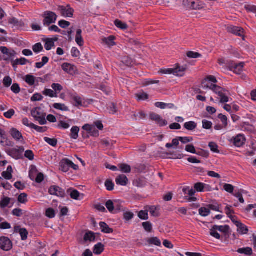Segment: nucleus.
Returning <instances> with one entry per match:
<instances>
[{
    "label": "nucleus",
    "instance_id": "5701e85b",
    "mask_svg": "<svg viewBox=\"0 0 256 256\" xmlns=\"http://www.w3.org/2000/svg\"><path fill=\"white\" fill-rule=\"evenodd\" d=\"M236 226L238 227V231L241 234H246L248 232V228L240 222H236Z\"/></svg>",
    "mask_w": 256,
    "mask_h": 256
},
{
    "label": "nucleus",
    "instance_id": "c9c22d12",
    "mask_svg": "<svg viewBox=\"0 0 256 256\" xmlns=\"http://www.w3.org/2000/svg\"><path fill=\"white\" fill-rule=\"evenodd\" d=\"M148 242L150 244H154L156 246H161V242L157 237H153L148 239Z\"/></svg>",
    "mask_w": 256,
    "mask_h": 256
},
{
    "label": "nucleus",
    "instance_id": "4c0bfd02",
    "mask_svg": "<svg viewBox=\"0 0 256 256\" xmlns=\"http://www.w3.org/2000/svg\"><path fill=\"white\" fill-rule=\"evenodd\" d=\"M10 199L8 197H4L0 202V207L4 208L8 206Z\"/></svg>",
    "mask_w": 256,
    "mask_h": 256
},
{
    "label": "nucleus",
    "instance_id": "bb28decb",
    "mask_svg": "<svg viewBox=\"0 0 256 256\" xmlns=\"http://www.w3.org/2000/svg\"><path fill=\"white\" fill-rule=\"evenodd\" d=\"M236 252L239 254H244L246 256H251L252 254V250L250 247L238 248Z\"/></svg>",
    "mask_w": 256,
    "mask_h": 256
},
{
    "label": "nucleus",
    "instance_id": "774afa93",
    "mask_svg": "<svg viewBox=\"0 0 256 256\" xmlns=\"http://www.w3.org/2000/svg\"><path fill=\"white\" fill-rule=\"evenodd\" d=\"M186 55L188 57L192 58H196L200 56V54L199 53L192 51L188 52Z\"/></svg>",
    "mask_w": 256,
    "mask_h": 256
},
{
    "label": "nucleus",
    "instance_id": "09e8293b",
    "mask_svg": "<svg viewBox=\"0 0 256 256\" xmlns=\"http://www.w3.org/2000/svg\"><path fill=\"white\" fill-rule=\"evenodd\" d=\"M43 50V46L41 43H37L32 46V50L36 53H38Z\"/></svg>",
    "mask_w": 256,
    "mask_h": 256
},
{
    "label": "nucleus",
    "instance_id": "0e129e2a",
    "mask_svg": "<svg viewBox=\"0 0 256 256\" xmlns=\"http://www.w3.org/2000/svg\"><path fill=\"white\" fill-rule=\"evenodd\" d=\"M179 140L182 144H187L193 140L192 137L186 136V137H179Z\"/></svg>",
    "mask_w": 256,
    "mask_h": 256
},
{
    "label": "nucleus",
    "instance_id": "f3484780",
    "mask_svg": "<svg viewBox=\"0 0 256 256\" xmlns=\"http://www.w3.org/2000/svg\"><path fill=\"white\" fill-rule=\"evenodd\" d=\"M184 2H191L190 8L192 10H199L202 8V4L198 0H184Z\"/></svg>",
    "mask_w": 256,
    "mask_h": 256
},
{
    "label": "nucleus",
    "instance_id": "20e7f679",
    "mask_svg": "<svg viewBox=\"0 0 256 256\" xmlns=\"http://www.w3.org/2000/svg\"><path fill=\"white\" fill-rule=\"evenodd\" d=\"M218 80L213 76H208L202 82V86L204 88H209L212 90L217 87Z\"/></svg>",
    "mask_w": 256,
    "mask_h": 256
},
{
    "label": "nucleus",
    "instance_id": "6ab92c4d",
    "mask_svg": "<svg viewBox=\"0 0 256 256\" xmlns=\"http://www.w3.org/2000/svg\"><path fill=\"white\" fill-rule=\"evenodd\" d=\"M128 181V180L126 176L124 174L120 175L116 178V184L122 186H126Z\"/></svg>",
    "mask_w": 256,
    "mask_h": 256
},
{
    "label": "nucleus",
    "instance_id": "e2e57ef3",
    "mask_svg": "<svg viewBox=\"0 0 256 256\" xmlns=\"http://www.w3.org/2000/svg\"><path fill=\"white\" fill-rule=\"evenodd\" d=\"M138 216L140 218L144 220H146L148 219V214L146 211L141 210L139 212Z\"/></svg>",
    "mask_w": 256,
    "mask_h": 256
},
{
    "label": "nucleus",
    "instance_id": "0eeeda50",
    "mask_svg": "<svg viewBox=\"0 0 256 256\" xmlns=\"http://www.w3.org/2000/svg\"><path fill=\"white\" fill-rule=\"evenodd\" d=\"M72 100L74 106L77 107L86 106L90 104L88 100L76 94L72 96Z\"/></svg>",
    "mask_w": 256,
    "mask_h": 256
},
{
    "label": "nucleus",
    "instance_id": "a19ab883",
    "mask_svg": "<svg viewBox=\"0 0 256 256\" xmlns=\"http://www.w3.org/2000/svg\"><path fill=\"white\" fill-rule=\"evenodd\" d=\"M114 24L117 28L122 30H126L128 28V26L126 23L122 22V21L118 20L114 21Z\"/></svg>",
    "mask_w": 256,
    "mask_h": 256
},
{
    "label": "nucleus",
    "instance_id": "c85d7f7f",
    "mask_svg": "<svg viewBox=\"0 0 256 256\" xmlns=\"http://www.w3.org/2000/svg\"><path fill=\"white\" fill-rule=\"evenodd\" d=\"M42 94L45 96H48L52 98L58 97V93L51 89L45 88L42 92Z\"/></svg>",
    "mask_w": 256,
    "mask_h": 256
},
{
    "label": "nucleus",
    "instance_id": "f257e3e1",
    "mask_svg": "<svg viewBox=\"0 0 256 256\" xmlns=\"http://www.w3.org/2000/svg\"><path fill=\"white\" fill-rule=\"evenodd\" d=\"M186 69V66H180L179 64H176L172 68L160 69V72L162 74H173L176 76L182 77L184 75Z\"/></svg>",
    "mask_w": 256,
    "mask_h": 256
},
{
    "label": "nucleus",
    "instance_id": "8fccbe9b",
    "mask_svg": "<svg viewBox=\"0 0 256 256\" xmlns=\"http://www.w3.org/2000/svg\"><path fill=\"white\" fill-rule=\"evenodd\" d=\"M24 156L30 160H32L34 159V154L31 150H26L24 152Z\"/></svg>",
    "mask_w": 256,
    "mask_h": 256
},
{
    "label": "nucleus",
    "instance_id": "79ce46f5",
    "mask_svg": "<svg viewBox=\"0 0 256 256\" xmlns=\"http://www.w3.org/2000/svg\"><path fill=\"white\" fill-rule=\"evenodd\" d=\"M213 227L216 230H218L220 232H222L224 233H226L228 232V226H216L214 225L213 226Z\"/></svg>",
    "mask_w": 256,
    "mask_h": 256
},
{
    "label": "nucleus",
    "instance_id": "39448f33",
    "mask_svg": "<svg viewBox=\"0 0 256 256\" xmlns=\"http://www.w3.org/2000/svg\"><path fill=\"white\" fill-rule=\"evenodd\" d=\"M43 24L45 26H49L51 24H54L57 19L56 14L50 11L45 12L43 14Z\"/></svg>",
    "mask_w": 256,
    "mask_h": 256
},
{
    "label": "nucleus",
    "instance_id": "a18cd8bd",
    "mask_svg": "<svg viewBox=\"0 0 256 256\" xmlns=\"http://www.w3.org/2000/svg\"><path fill=\"white\" fill-rule=\"evenodd\" d=\"M120 170L124 173H129L130 172L131 168L130 166L126 164H122L120 166Z\"/></svg>",
    "mask_w": 256,
    "mask_h": 256
},
{
    "label": "nucleus",
    "instance_id": "f8f14e48",
    "mask_svg": "<svg viewBox=\"0 0 256 256\" xmlns=\"http://www.w3.org/2000/svg\"><path fill=\"white\" fill-rule=\"evenodd\" d=\"M12 136L17 142H20L21 144H24V140L22 133L15 128H12L10 132Z\"/></svg>",
    "mask_w": 256,
    "mask_h": 256
},
{
    "label": "nucleus",
    "instance_id": "c756f323",
    "mask_svg": "<svg viewBox=\"0 0 256 256\" xmlns=\"http://www.w3.org/2000/svg\"><path fill=\"white\" fill-rule=\"evenodd\" d=\"M114 37L110 36L107 38H104L102 39V42L104 44L107 45L108 46H112L115 44L114 42Z\"/></svg>",
    "mask_w": 256,
    "mask_h": 256
},
{
    "label": "nucleus",
    "instance_id": "13d9d810",
    "mask_svg": "<svg viewBox=\"0 0 256 256\" xmlns=\"http://www.w3.org/2000/svg\"><path fill=\"white\" fill-rule=\"evenodd\" d=\"M183 192L185 194H188L190 196H192L196 193L195 190L190 188L188 187L184 188H183Z\"/></svg>",
    "mask_w": 256,
    "mask_h": 256
},
{
    "label": "nucleus",
    "instance_id": "423d86ee",
    "mask_svg": "<svg viewBox=\"0 0 256 256\" xmlns=\"http://www.w3.org/2000/svg\"><path fill=\"white\" fill-rule=\"evenodd\" d=\"M24 149L23 146H16L15 148L8 149L6 152L8 155L16 160H19L22 158V154Z\"/></svg>",
    "mask_w": 256,
    "mask_h": 256
},
{
    "label": "nucleus",
    "instance_id": "ddd939ff",
    "mask_svg": "<svg viewBox=\"0 0 256 256\" xmlns=\"http://www.w3.org/2000/svg\"><path fill=\"white\" fill-rule=\"evenodd\" d=\"M82 129L86 131L92 136L97 137L99 136V132L92 124H85L82 126Z\"/></svg>",
    "mask_w": 256,
    "mask_h": 256
},
{
    "label": "nucleus",
    "instance_id": "473e14b6",
    "mask_svg": "<svg viewBox=\"0 0 256 256\" xmlns=\"http://www.w3.org/2000/svg\"><path fill=\"white\" fill-rule=\"evenodd\" d=\"M24 80L30 86H32L35 84V78L30 74L26 76Z\"/></svg>",
    "mask_w": 256,
    "mask_h": 256
},
{
    "label": "nucleus",
    "instance_id": "7c9ffc66",
    "mask_svg": "<svg viewBox=\"0 0 256 256\" xmlns=\"http://www.w3.org/2000/svg\"><path fill=\"white\" fill-rule=\"evenodd\" d=\"M184 128L188 130H193L196 128V124L194 122L190 121L184 124Z\"/></svg>",
    "mask_w": 256,
    "mask_h": 256
},
{
    "label": "nucleus",
    "instance_id": "5fc2aeb1",
    "mask_svg": "<svg viewBox=\"0 0 256 256\" xmlns=\"http://www.w3.org/2000/svg\"><path fill=\"white\" fill-rule=\"evenodd\" d=\"M218 118H220L222 122V124L226 128L228 126V118L227 117L223 115L222 114H219Z\"/></svg>",
    "mask_w": 256,
    "mask_h": 256
},
{
    "label": "nucleus",
    "instance_id": "dca6fc26",
    "mask_svg": "<svg viewBox=\"0 0 256 256\" xmlns=\"http://www.w3.org/2000/svg\"><path fill=\"white\" fill-rule=\"evenodd\" d=\"M194 188L200 192L210 191L211 190L210 186L204 183L198 182L194 184Z\"/></svg>",
    "mask_w": 256,
    "mask_h": 256
},
{
    "label": "nucleus",
    "instance_id": "9b49d317",
    "mask_svg": "<svg viewBox=\"0 0 256 256\" xmlns=\"http://www.w3.org/2000/svg\"><path fill=\"white\" fill-rule=\"evenodd\" d=\"M48 192L50 194L60 197H64L65 194L64 191L62 188L56 186H50L48 190Z\"/></svg>",
    "mask_w": 256,
    "mask_h": 256
},
{
    "label": "nucleus",
    "instance_id": "680f3d73",
    "mask_svg": "<svg viewBox=\"0 0 256 256\" xmlns=\"http://www.w3.org/2000/svg\"><path fill=\"white\" fill-rule=\"evenodd\" d=\"M202 128L204 129L209 130L212 128V123L211 122L204 120L202 122Z\"/></svg>",
    "mask_w": 256,
    "mask_h": 256
},
{
    "label": "nucleus",
    "instance_id": "412c9836",
    "mask_svg": "<svg viewBox=\"0 0 256 256\" xmlns=\"http://www.w3.org/2000/svg\"><path fill=\"white\" fill-rule=\"evenodd\" d=\"M70 196L72 198L76 200H81L84 198L83 194H80L77 190H70Z\"/></svg>",
    "mask_w": 256,
    "mask_h": 256
},
{
    "label": "nucleus",
    "instance_id": "f03ea898",
    "mask_svg": "<svg viewBox=\"0 0 256 256\" xmlns=\"http://www.w3.org/2000/svg\"><path fill=\"white\" fill-rule=\"evenodd\" d=\"M31 114L34 120L41 125L46 124V114L40 107H36L31 110Z\"/></svg>",
    "mask_w": 256,
    "mask_h": 256
},
{
    "label": "nucleus",
    "instance_id": "cd10ccee",
    "mask_svg": "<svg viewBox=\"0 0 256 256\" xmlns=\"http://www.w3.org/2000/svg\"><path fill=\"white\" fill-rule=\"evenodd\" d=\"M52 106L54 108L61 111H69L68 107L64 104L54 103L53 104Z\"/></svg>",
    "mask_w": 256,
    "mask_h": 256
},
{
    "label": "nucleus",
    "instance_id": "de8ad7c7",
    "mask_svg": "<svg viewBox=\"0 0 256 256\" xmlns=\"http://www.w3.org/2000/svg\"><path fill=\"white\" fill-rule=\"evenodd\" d=\"M142 225L146 231L148 232H151L152 228V224L150 222H144L142 224Z\"/></svg>",
    "mask_w": 256,
    "mask_h": 256
},
{
    "label": "nucleus",
    "instance_id": "a211bd4d",
    "mask_svg": "<svg viewBox=\"0 0 256 256\" xmlns=\"http://www.w3.org/2000/svg\"><path fill=\"white\" fill-rule=\"evenodd\" d=\"M246 141V138L244 135L238 134L234 138V144L237 147L242 146Z\"/></svg>",
    "mask_w": 256,
    "mask_h": 256
},
{
    "label": "nucleus",
    "instance_id": "49530a36",
    "mask_svg": "<svg viewBox=\"0 0 256 256\" xmlns=\"http://www.w3.org/2000/svg\"><path fill=\"white\" fill-rule=\"evenodd\" d=\"M148 211L151 216L156 217L158 216V210L154 206H150L149 208Z\"/></svg>",
    "mask_w": 256,
    "mask_h": 256
},
{
    "label": "nucleus",
    "instance_id": "2eb2a0df",
    "mask_svg": "<svg viewBox=\"0 0 256 256\" xmlns=\"http://www.w3.org/2000/svg\"><path fill=\"white\" fill-rule=\"evenodd\" d=\"M62 68L64 71L70 74H74L76 71V68L74 65L67 62L64 63Z\"/></svg>",
    "mask_w": 256,
    "mask_h": 256
},
{
    "label": "nucleus",
    "instance_id": "58836bf2",
    "mask_svg": "<svg viewBox=\"0 0 256 256\" xmlns=\"http://www.w3.org/2000/svg\"><path fill=\"white\" fill-rule=\"evenodd\" d=\"M44 140L52 146H56L58 144V140L56 138H51L48 137H44Z\"/></svg>",
    "mask_w": 256,
    "mask_h": 256
},
{
    "label": "nucleus",
    "instance_id": "6e6d98bb",
    "mask_svg": "<svg viewBox=\"0 0 256 256\" xmlns=\"http://www.w3.org/2000/svg\"><path fill=\"white\" fill-rule=\"evenodd\" d=\"M3 84L4 86L8 88L12 84V79L9 76H6L4 78Z\"/></svg>",
    "mask_w": 256,
    "mask_h": 256
},
{
    "label": "nucleus",
    "instance_id": "e433bc0d",
    "mask_svg": "<svg viewBox=\"0 0 256 256\" xmlns=\"http://www.w3.org/2000/svg\"><path fill=\"white\" fill-rule=\"evenodd\" d=\"M198 212L201 216L205 217L210 214V211L209 208L202 207L198 210Z\"/></svg>",
    "mask_w": 256,
    "mask_h": 256
},
{
    "label": "nucleus",
    "instance_id": "3c124183",
    "mask_svg": "<svg viewBox=\"0 0 256 256\" xmlns=\"http://www.w3.org/2000/svg\"><path fill=\"white\" fill-rule=\"evenodd\" d=\"M46 215L50 218H54L56 215L55 212L53 208H48L46 211Z\"/></svg>",
    "mask_w": 256,
    "mask_h": 256
},
{
    "label": "nucleus",
    "instance_id": "864d4df0",
    "mask_svg": "<svg viewBox=\"0 0 256 256\" xmlns=\"http://www.w3.org/2000/svg\"><path fill=\"white\" fill-rule=\"evenodd\" d=\"M208 146L212 152L216 153L219 152L218 150V146L216 143L214 142H210L208 144Z\"/></svg>",
    "mask_w": 256,
    "mask_h": 256
},
{
    "label": "nucleus",
    "instance_id": "393cba45",
    "mask_svg": "<svg viewBox=\"0 0 256 256\" xmlns=\"http://www.w3.org/2000/svg\"><path fill=\"white\" fill-rule=\"evenodd\" d=\"M104 250V245L101 242L97 244L94 246V252L96 254H100L103 252Z\"/></svg>",
    "mask_w": 256,
    "mask_h": 256
},
{
    "label": "nucleus",
    "instance_id": "a878e982",
    "mask_svg": "<svg viewBox=\"0 0 256 256\" xmlns=\"http://www.w3.org/2000/svg\"><path fill=\"white\" fill-rule=\"evenodd\" d=\"M80 128L77 126H72L70 130V138L76 140L78 138Z\"/></svg>",
    "mask_w": 256,
    "mask_h": 256
},
{
    "label": "nucleus",
    "instance_id": "052dcab7",
    "mask_svg": "<svg viewBox=\"0 0 256 256\" xmlns=\"http://www.w3.org/2000/svg\"><path fill=\"white\" fill-rule=\"evenodd\" d=\"M43 98L44 97L42 94L38 93H36L31 98V100L32 102L41 101L42 100Z\"/></svg>",
    "mask_w": 256,
    "mask_h": 256
},
{
    "label": "nucleus",
    "instance_id": "4468645a",
    "mask_svg": "<svg viewBox=\"0 0 256 256\" xmlns=\"http://www.w3.org/2000/svg\"><path fill=\"white\" fill-rule=\"evenodd\" d=\"M150 118L160 126H166L168 122L166 120L162 119L161 116L156 114L152 113L150 114Z\"/></svg>",
    "mask_w": 256,
    "mask_h": 256
},
{
    "label": "nucleus",
    "instance_id": "338daca9",
    "mask_svg": "<svg viewBox=\"0 0 256 256\" xmlns=\"http://www.w3.org/2000/svg\"><path fill=\"white\" fill-rule=\"evenodd\" d=\"M186 150L188 152L196 154L194 146L192 144H188L186 146Z\"/></svg>",
    "mask_w": 256,
    "mask_h": 256
},
{
    "label": "nucleus",
    "instance_id": "7ed1b4c3",
    "mask_svg": "<svg viewBox=\"0 0 256 256\" xmlns=\"http://www.w3.org/2000/svg\"><path fill=\"white\" fill-rule=\"evenodd\" d=\"M213 92L218 96L220 103L224 104L229 102L230 92L227 90L218 86Z\"/></svg>",
    "mask_w": 256,
    "mask_h": 256
},
{
    "label": "nucleus",
    "instance_id": "69168bd1",
    "mask_svg": "<svg viewBox=\"0 0 256 256\" xmlns=\"http://www.w3.org/2000/svg\"><path fill=\"white\" fill-rule=\"evenodd\" d=\"M18 201L20 203H25L27 202V194L25 193L20 194L18 197Z\"/></svg>",
    "mask_w": 256,
    "mask_h": 256
},
{
    "label": "nucleus",
    "instance_id": "f704fd0d",
    "mask_svg": "<svg viewBox=\"0 0 256 256\" xmlns=\"http://www.w3.org/2000/svg\"><path fill=\"white\" fill-rule=\"evenodd\" d=\"M136 97L138 100H144L148 98V96L144 92H140L136 94Z\"/></svg>",
    "mask_w": 256,
    "mask_h": 256
},
{
    "label": "nucleus",
    "instance_id": "4d7b16f0",
    "mask_svg": "<svg viewBox=\"0 0 256 256\" xmlns=\"http://www.w3.org/2000/svg\"><path fill=\"white\" fill-rule=\"evenodd\" d=\"M20 234L21 236L22 240H24L27 238L28 232L26 228H20Z\"/></svg>",
    "mask_w": 256,
    "mask_h": 256
},
{
    "label": "nucleus",
    "instance_id": "4be33fe9",
    "mask_svg": "<svg viewBox=\"0 0 256 256\" xmlns=\"http://www.w3.org/2000/svg\"><path fill=\"white\" fill-rule=\"evenodd\" d=\"M228 30L230 32L238 36H242L243 29L240 27L230 26L228 28Z\"/></svg>",
    "mask_w": 256,
    "mask_h": 256
},
{
    "label": "nucleus",
    "instance_id": "b1692460",
    "mask_svg": "<svg viewBox=\"0 0 256 256\" xmlns=\"http://www.w3.org/2000/svg\"><path fill=\"white\" fill-rule=\"evenodd\" d=\"M100 226L101 231L106 234H110L113 232V230L110 228L104 222H100Z\"/></svg>",
    "mask_w": 256,
    "mask_h": 256
},
{
    "label": "nucleus",
    "instance_id": "37998d69",
    "mask_svg": "<svg viewBox=\"0 0 256 256\" xmlns=\"http://www.w3.org/2000/svg\"><path fill=\"white\" fill-rule=\"evenodd\" d=\"M8 22L10 24H12L15 26H22L24 24L22 21H19L15 18H12L9 19Z\"/></svg>",
    "mask_w": 256,
    "mask_h": 256
},
{
    "label": "nucleus",
    "instance_id": "bf43d9fd",
    "mask_svg": "<svg viewBox=\"0 0 256 256\" xmlns=\"http://www.w3.org/2000/svg\"><path fill=\"white\" fill-rule=\"evenodd\" d=\"M106 206L109 212H112L114 210V203L111 200H108L106 202Z\"/></svg>",
    "mask_w": 256,
    "mask_h": 256
},
{
    "label": "nucleus",
    "instance_id": "ea45409f",
    "mask_svg": "<svg viewBox=\"0 0 256 256\" xmlns=\"http://www.w3.org/2000/svg\"><path fill=\"white\" fill-rule=\"evenodd\" d=\"M84 240L85 241H94L95 240V236L94 234L91 232H86L84 236Z\"/></svg>",
    "mask_w": 256,
    "mask_h": 256
},
{
    "label": "nucleus",
    "instance_id": "1a4fd4ad",
    "mask_svg": "<svg viewBox=\"0 0 256 256\" xmlns=\"http://www.w3.org/2000/svg\"><path fill=\"white\" fill-rule=\"evenodd\" d=\"M0 248L4 250L8 251L12 248V244L10 240L6 237L0 238Z\"/></svg>",
    "mask_w": 256,
    "mask_h": 256
},
{
    "label": "nucleus",
    "instance_id": "9d476101",
    "mask_svg": "<svg viewBox=\"0 0 256 256\" xmlns=\"http://www.w3.org/2000/svg\"><path fill=\"white\" fill-rule=\"evenodd\" d=\"M0 51L4 54V60H9L16 54L14 50H10L6 46H0Z\"/></svg>",
    "mask_w": 256,
    "mask_h": 256
},
{
    "label": "nucleus",
    "instance_id": "603ef678",
    "mask_svg": "<svg viewBox=\"0 0 256 256\" xmlns=\"http://www.w3.org/2000/svg\"><path fill=\"white\" fill-rule=\"evenodd\" d=\"M52 88L54 90V92L58 93V92H60L63 90V87L62 85L59 84H52L51 86Z\"/></svg>",
    "mask_w": 256,
    "mask_h": 256
},
{
    "label": "nucleus",
    "instance_id": "aec40b11",
    "mask_svg": "<svg viewBox=\"0 0 256 256\" xmlns=\"http://www.w3.org/2000/svg\"><path fill=\"white\" fill-rule=\"evenodd\" d=\"M82 30L80 29H78L76 32V42L80 46H82L84 44V40L82 37Z\"/></svg>",
    "mask_w": 256,
    "mask_h": 256
},
{
    "label": "nucleus",
    "instance_id": "2f4dec72",
    "mask_svg": "<svg viewBox=\"0 0 256 256\" xmlns=\"http://www.w3.org/2000/svg\"><path fill=\"white\" fill-rule=\"evenodd\" d=\"M244 66V64L243 62L236 64L234 66V72L236 74H240L243 70Z\"/></svg>",
    "mask_w": 256,
    "mask_h": 256
},
{
    "label": "nucleus",
    "instance_id": "6e6552de",
    "mask_svg": "<svg viewBox=\"0 0 256 256\" xmlns=\"http://www.w3.org/2000/svg\"><path fill=\"white\" fill-rule=\"evenodd\" d=\"M58 11L64 17L71 18L73 16L74 10L70 6H60L58 8Z\"/></svg>",
    "mask_w": 256,
    "mask_h": 256
},
{
    "label": "nucleus",
    "instance_id": "c03bdc74",
    "mask_svg": "<svg viewBox=\"0 0 256 256\" xmlns=\"http://www.w3.org/2000/svg\"><path fill=\"white\" fill-rule=\"evenodd\" d=\"M54 46V42L52 39L47 40L46 41L44 48L47 50H50Z\"/></svg>",
    "mask_w": 256,
    "mask_h": 256
},
{
    "label": "nucleus",
    "instance_id": "72a5a7b5",
    "mask_svg": "<svg viewBox=\"0 0 256 256\" xmlns=\"http://www.w3.org/2000/svg\"><path fill=\"white\" fill-rule=\"evenodd\" d=\"M28 62V60L24 58H17L15 60L13 64V67H15L16 66L20 65H25Z\"/></svg>",
    "mask_w": 256,
    "mask_h": 256
}]
</instances>
